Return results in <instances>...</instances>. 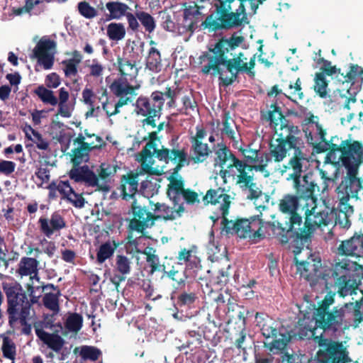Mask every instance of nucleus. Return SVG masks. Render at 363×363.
Segmentation results:
<instances>
[{
	"label": "nucleus",
	"instance_id": "nucleus-13",
	"mask_svg": "<svg viewBox=\"0 0 363 363\" xmlns=\"http://www.w3.org/2000/svg\"><path fill=\"white\" fill-rule=\"evenodd\" d=\"M164 99L162 91H153L150 96H140L133 104L134 111L137 116H143L141 123L144 128H155L160 119Z\"/></svg>",
	"mask_w": 363,
	"mask_h": 363
},
{
	"label": "nucleus",
	"instance_id": "nucleus-18",
	"mask_svg": "<svg viewBox=\"0 0 363 363\" xmlns=\"http://www.w3.org/2000/svg\"><path fill=\"white\" fill-rule=\"evenodd\" d=\"M56 43L47 36H43L38 41L33 50L31 57L38 60L39 65L45 69L52 68L54 63V55Z\"/></svg>",
	"mask_w": 363,
	"mask_h": 363
},
{
	"label": "nucleus",
	"instance_id": "nucleus-63",
	"mask_svg": "<svg viewBox=\"0 0 363 363\" xmlns=\"http://www.w3.org/2000/svg\"><path fill=\"white\" fill-rule=\"evenodd\" d=\"M45 82L47 87L50 89H55L58 87L61 83L60 77L55 72L48 74Z\"/></svg>",
	"mask_w": 363,
	"mask_h": 363
},
{
	"label": "nucleus",
	"instance_id": "nucleus-52",
	"mask_svg": "<svg viewBox=\"0 0 363 363\" xmlns=\"http://www.w3.org/2000/svg\"><path fill=\"white\" fill-rule=\"evenodd\" d=\"M1 350L3 352L4 357L12 360V363H14V359L16 357V345L10 337L7 336L3 337Z\"/></svg>",
	"mask_w": 363,
	"mask_h": 363
},
{
	"label": "nucleus",
	"instance_id": "nucleus-4",
	"mask_svg": "<svg viewBox=\"0 0 363 363\" xmlns=\"http://www.w3.org/2000/svg\"><path fill=\"white\" fill-rule=\"evenodd\" d=\"M242 36L233 35L229 39H222L213 48L201 57V72L205 74L218 77L221 83L228 86L237 78L240 70H247L241 53L237 57L228 60L225 54L234 50L243 41Z\"/></svg>",
	"mask_w": 363,
	"mask_h": 363
},
{
	"label": "nucleus",
	"instance_id": "nucleus-49",
	"mask_svg": "<svg viewBox=\"0 0 363 363\" xmlns=\"http://www.w3.org/2000/svg\"><path fill=\"white\" fill-rule=\"evenodd\" d=\"M199 201L198 194L189 190H184L181 194L178 203H174V206H178V210L184 211L183 204L186 202L188 204H194Z\"/></svg>",
	"mask_w": 363,
	"mask_h": 363
},
{
	"label": "nucleus",
	"instance_id": "nucleus-61",
	"mask_svg": "<svg viewBox=\"0 0 363 363\" xmlns=\"http://www.w3.org/2000/svg\"><path fill=\"white\" fill-rule=\"evenodd\" d=\"M129 238L132 240H128L125 245V250L127 252L130 254L134 252L141 253L143 249L139 246L140 238L133 239V236L130 235L129 236Z\"/></svg>",
	"mask_w": 363,
	"mask_h": 363
},
{
	"label": "nucleus",
	"instance_id": "nucleus-51",
	"mask_svg": "<svg viewBox=\"0 0 363 363\" xmlns=\"http://www.w3.org/2000/svg\"><path fill=\"white\" fill-rule=\"evenodd\" d=\"M314 90L317 94L322 98H325L327 96L328 82L325 79L324 73L315 74Z\"/></svg>",
	"mask_w": 363,
	"mask_h": 363
},
{
	"label": "nucleus",
	"instance_id": "nucleus-43",
	"mask_svg": "<svg viewBox=\"0 0 363 363\" xmlns=\"http://www.w3.org/2000/svg\"><path fill=\"white\" fill-rule=\"evenodd\" d=\"M26 136L28 140L35 144L38 149L41 150H48L50 145L49 142L46 139L43 138L39 132L34 130L30 125L26 130Z\"/></svg>",
	"mask_w": 363,
	"mask_h": 363
},
{
	"label": "nucleus",
	"instance_id": "nucleus-54",
	"mask_svg": "<svg viewBox=\"0 0 363 363\" xmlns=\"http://www.w3.org/2000/svg\"><path fill=\"white\" fill-rule=\"evenodd\" d=\"M63 200L67 201L77 208H83L85 204V200L82 195L76 193L72 187L71 188V191L68 192Z\"/></svg>",
	"mask_w": 363,
	"mask_h": 363
},
{
	"label": "nucleus",
	"instance_id": "nucleus-1",
	"mask_svg": "<svg viewBox=\"0 0 363 363\" xmlns=\"http://www.w3.org/2000/svg\"><path fill=\"white\" fill-rule=\"evenodd\" d=\"M329 150L323 167L318 169L323 180L322 191H328L330 185L333 184V175L337 174V166L341 163L347 170V175L336 189L339 222L342 228H348L351 225L349 218L353 215L354 209L347 201L350 196H355L360 188L359 179L357 176L359 166L363 163V147L357 141H343L340 147L331 143Z\"/></svg>",
	"mask_w": 363,
	"mask_h": 363
},
{
	"label": "nucleus",
	"instance_id": "nucleus-6",
	"mask_svg": "<svg viewBox=\"0 0 363 363\" xmlns=\"http://www.w3.org/2000/svg\"><path fill=\"white\" fill-rule=\"evenodd\" d=\"M303 201L293 194H286L279 201V208L280 211L285 216L284 221L274 220L269 221V228L272 234L279 239L283 243L289 241L292 234L296 235L301 240H307L315 229L310 230V226L306 224V220L303 227L302 218L298 213V210ZM306 217V215L305 214Z\"/></svg>",
	"mask_w": 363,
	"mask_h": 363
},
{
	"label": "nucleus",
	"instance_id": "nucleus-41",
	"mask_svg": "<svg viewBox=\"0 0 363 363\" xmlns=\"http://www.w3.org/2000/svg\"><path fill=\"white\" fill-rule=\"evenodd\" d=\"M104 97L106 98L105 101H101L102 111L105 112L107 117L115 116L120 113V109L123 106L120 104L119 102L114 103L112 101H109L107 97L106 90H104L101 93V96L99 98L101 101Z\"/></svg>",
	"mask_w": 363,
	"mask_h": 363
},
{
	"label": "nucleus",
	"instance_id": "nucleus-26",
	"mask_svg": "<svg viewBox=\"0 0 363 363\" xmlns=\"http://www.w3.org/2000/svg\"><path fill=\"white\" fill-rule=\"evenodd\" d=\"M70 179L76 182L84 183L87 186L100 189L98 176L87 165L72 168L69 173Z\"/></svg>",
	"mask_w": 363,
	"mask_h": 363
},
{
	"label": "nucleus",
	"instance_id": "nucleus-37",
	"mask_svg": "<svg viewBox=\"0 0 363 363\" xmlns=\"http://www.w3.org/2000/svg\"><path fill=\"white\" fill-rule=\"evenodd\" d=\"M125 34V27L122 23L112 22L106 26V35L112 41L118 42L123 40Z\"/></svg>",
	"mask_w": 363,
	"mask_h": 363
},
{
	"label": "nucleus",
	"instance_id": "nucleus-59",
	"mask_svg": "<svg viewBox=\"0 0 363 363\" xmlns=\"http://www.w3.org/2000/svg\"><path fill=\"white\" fill-rule=\"evenodd\" d=\"M90 76L93 77H100L103 75L104 67L101 64L97 59H93L91 65L89 66Z\"/></svg>",
	"mask_w": 363,
	"mask_h": 363
},
{
	"label": "nucleus",
	"instance_id": "nucleus-55",
	"mask_svg": "<svg viewBox=\"0 0 363 363\" xmlns=\"http://www.w3.org/2000/svg\"><path fill=\"white\" fill-rule=\"evenodd\" d=\"M200 14L199 9L196 5H190L184 10V19L186 21V26L190 28L193 26L194 21L192 18Z\"/></svg>",
	"mask_w": 363,
	"mask_h": 363
},
{
	"label": "nucleus",
	"instance_id": "nucleus-64",
	"mask_svg": "<svg viewBox=\"0 0 363 363\" xmlns=\"http://www.w3.org/2000/svg\"><path fill=\"white\" fill-rule=\"evenodd\" d=\"M287 363H309L310 358L306 354L286 355Z\"/></svg>",
	"mask_w": 363,
	"mask_h": 363
},
{
	"label": "nucleus",
	"instance_id": "nucleus-36",
	"mask_svg": "<svg viewBox=\"0 0 363 363\" xmlns=\"http://www.w3.org/2000/svg\"><path fill=\"white\" fill-rule=\"evenodd\" d=\"M39 262L32 257H23L18 263V268L16 272L21 277L31 276L33 273L38 272Z\"/></svg>",
	"mask_w": 363,
	"mask_h": 363
},
{
	"label": "nucleus",
	"instance_id": "nucleus-23",
	"mask_svg": "<svg viewBox=\"0 0 363 363\" xmlns=\"http://www.w3.org/2000/svg\"><path fill=\"white\" fill-rule=\"evenodd\" d=\"M320 261L308 259L305 262L296 263V269L300 277L312 283L318 281L320 279L325 281L326 287L328 288V283L321 272Z\"/></svg>",
	"mask_w": 363,
	"mask_h": 363
},
{
	"label": "nucleus",
	"instance_id": "nucleus-2",
	"mask_svg": "<svg viewBox=\"0 0 363 363\" xmlns=\"http://www.w3.org/2000/svg\"><path fill=\"white\" fill-rule=\"evenodd\" d=\"M333 302V297L330 296L325 297L318 308L309 302L303 303L299 307L297 334L301 339L313 338L315 344L325 350L328 358L323 363L351 362L347 354L340 350L341 345L332 342L323 336V333L336 336L337 333L340 334L344 329L347 328V325L343 326L342 323L346 309L344 306L340 309L335 308L332 312L327 311Z\"/></svg>",
	"mask_w": 363,
	"mask_h": 363
},
{
	"label": "nucleus",
	"instance_id": "nucleus-21",
	"mask_svg": "<svg viewBox=\"0 0 363 363\" xmlns=\"http://www.w3.org/2000/svg\"><path fill=\"white\" fill-rule=\"evenodd\" d=\"M139 87L131 85L126 79L119 78L115 79L109 88L113 94L118 98V102L124 106L133 102L137 96L135 91Z\"/></svg>",
	"mask_w": 363,
	"mask_h": 363
},
{
	"label": "nucleus",
	"instance_id": "nucleus-58",
	"mask_svg": "<svg viewBox=\"0 0 363 363\" xmlns=\"http://www.w3.org/2000/svg\"><path fill=\"white\" fill-rule=\"evenodd\" d=\"M52 183L55 184V188L57 193L61 195L62 199H64L68 192L71 191L72 186L68 181L57 180L52 181Z\"/></svg>",
	"mask_w": 363,
	"mask_h": 363
},
{
	"label": "nucleus",
	"instance_id": "nucleus-47",
	"mask_svg": "<svg viewBox=\"0 0 363 363\" xmlns=\"http://www.w3.org/2000/svg\"><path fill=\"white\" fill-rule=\"evenodd\" d=\"M119 70L124 76L135 77L138 74V69L135 67V60L132 62L127 58H122L118 60Z\"/></svg>",
	"mask_w": 363,
	"mask_h": 363
},
{
	"label": "nucleus",
	"instance_id": "nucleus-62",
	"mask_svg": "<svg viewBox=\"0 0 363 363\" xmlns=\"http://www.w3.org/2000/svg\"><path fill=\"white\" fill-rule=\"evenodd\" d=\"M95 94L91 89L85 87L82 92V100L87 106H93Z\"/></svg>",
	"mask_w": 363,
	"mask_h": 363
},
{
	"label": "nucleus",
	"instance_id": "nucleus-45",
	"mask_svg": "<svg viewBox=\"0 0 363 363\" xmlns=\"http://www.w3.org/2000/svg\"><path fill=\"white\" fill-rule=\"evenodd\" d=\"M61 294L60 290L57 292L46 293L43 297V303L44 306L50 310L54 314H57L60 311L59 297Z\"/></svg>",
	"mask_w": 363,
	"mask_h": 363
},
{
	"label": "nucleus",
	"instance_id": "nucleus-7",
	"mask_svg": "<svg viewBox=\"0 0 363 363\" xmlns=\"http://www.w3.org/2000/svg\"><path fill=\"white\" fill-rule=\"evenodd\" d=\"M289 133H280L279 138L272 140L269 153H265L268 157V164L272 161L280 162L287 155L291 156L289 162L281 169V174H285L296 162H302L308 158L300 131L296 126H292Z\"/></svg>",
	"mask_w": 363,
	"mask_h": 363
},
{
	"label": "nucleus",
	"instance_id": "nucleus-50",
	"mask_svg": "<svg viewBox=\"0 0 363 363\" xmlns=\"http://www.w3.org/2000/svg\"><path fill=\"white\" fill-rule=\"evenodd\" d=\"M77 10L79 13L86 19H92L98 16L97 9L86 1L77 4Z\"/></svg>",
	"mask_w": 363,
	"mask_h": 363
},
{
	"label": "nucleus",
	"instance_id": "nucleus-48",
	"mask_svg": "<svg viewBox=\"0 0 363 363\" xmlns=\"http://www.w3.org/2000/svg\"><path fill=\"white\" fill-rule=\"evenodd\" d=\"M82 316L78 313H74L67 318L65 326L69 332L76 333L82 328Z\"/></svg>",
	"mask_w": 363,
	"mask_h": 363
},
{
	"label": "nucleus",
	"instance_id": "nucleus-17",
	"mask_svg": "<svg viewBox=\"0 0 363 363\" xmlns=\"http://www.w3.org/2000/svg\"><path fill=\"white\" fill-rule=\"evenodd\" d=\"M347 85L352 83L350 88L346 87V90L339 91L340 96L344 99V108L350 110L351 105L356 102L355 96L359 91L357 86H354L355 82H362L363 80V69L358 65H352L345 77Z\"/></svg>",
	"mask_w": 363,
	"mask_h": 363
},
{
	"label": "nucleus",
	"instance_id": "nucleus-11",
	"mask_svg": "<svg viewBox=\"0 0 363 363\" xmlns=\"http://www.w3.org/2000/svg\"><path fill=\"white\" fill-rule=\"evenodd\" d=\"M262 213L251 217L249 219H240L235 222L228 220L225 216L221 218L220 223L223 229L230 234H236L240 238H249L256 242L264 237L265 233L272 234L269 228V221L264 220Z\"/></svg>",
	"mask_w": 363,
	"mask_h": 363
},
{
	"label": "nucleus",
	"instance_id": "nucleus-60",
	"mask_svg": "<svg viewBox=\"0 0 363 363\" xmlns=\"http://www.w3.org/2000/svg\"><path fill=\"white\" fill-rule=\"evenodd\" d=\"M64 65V72L67 77H75L77 74L78 65L74 62L73 60H67L62 61Z\"/></svg>",
	"mask_w": 363,
	"mask_h": 363
},
{
	"label": "nucleus",
	"instance_id": "nucleus-3",
	"mask_svg": "<svg viewBox=\"0 0 363 363\" xmlns=\"http://www.w3.org/2000/svg\"><path fill=\"white\" fill-rule=\"evenodd\" d=\"M309 160L307 158L302 162L295 164L286 172V179L292 182V186L296 195L303 202V209L306 215V224L310 230L336 225L339 222V215L337 216L333 208L325 205L318 206L317 199L314 196L315 192L321 193L323 198L326 191H323V184L320 187L314 182L312 177L307 174L302 176L308 167Z\"/></svg>",
	"mask_w": 363,
	"mask_h": 363
},
{
	"label": "nucleus",
	"instance_id": "nucleus-46",
	"mask_svg": "<svg viewBox=\"0 0 363 363\" xmlns=\"http://www.w3.org/2000/svg\"><path fill=\"white\" fill-rule=\"evenodd\" d=\"M153 210L156 214L155 217L164 219H174L178 215L179 211H181L178 208L173 211L172 208H169L166 204L160 203L155 204Z\"/></svg>",
	"mask_w": 363,
	"mask_h": 363
},
{
	"label": "nucleus",
	"instance_id": "nucleus-34",
	"mask_svg": "<svg viewBox=\"0 0 363 363\" xmlns=\"http://www.w3.org/2000/svg\"><path fill=\"white\" fill-rule=\"evenodd\" d=\"M212 152L207 143L203 142L191 143V157L189 161L194 163L203 162Z\"/></svg>",
	"mask_w": 363,
	"mask_h": 363
},
{
	"label": "nucleus",
	"instance_id": "nucleus-10",
	"mask_svg": "<svg viewBox=\"0 0 363 363\" xmlns=\"http://www.w3.org/2000/svg\"><path fill=\"white\" fill-rule=\"evenodd\" d=\"M154 152L156 153V157L160 161H163L165 163L171 161L176 164L174 172L168 177L169 184L168 185L167 194L174 203H178V199H179L181 194L184 190L183 180L178 174V171L182 167L189 164L188 153L184 148L179 147H174L172 150L163 148L157 151L154 148Z\"/></svg>",
	"mask_w": 363,
	"mask_h": 363
},
{
	"label": "nucleus",
	"instance_id": "nucleus-32",
	"mask_svg": "<svg viewBox=\"0 0 363 363\" xmlns=\"http://www.w3.org/2000/svg\"><path fill=\"white\" fill-rule=\"evenodd\" d=\"M69 94L68 91L62 87L59 89V99H57V114L63 118H70L74 109V102L69 101Z\"/></svg>",
	"mask_w": 363,
	"mask_h": 363
},
{
	"label": "nucleus",
	"instance_id": "nucleus-42",
	"mask_svg": "<svg viewBox=\"0 0 363 363\" xmlns=\"http://www.w3.org/2000/svg\"><path fill=\"white\" fill-rule=\"evenodd\" d=\"M143 172L150 174H160L163 172V169H160L158 165L155 164V160L151 154L145 153L142 156L141 159V169L140 172Z\"/></svg>",
	"mask_w": 363,
	"mask_h": 363
},
{
	"label": "nucleus",
	"instance_id": "nucleus-27",
	"mask_svg": "<svg viewBox=\"0 0 363 363\" xmlns=\"http://www.w3.org/2000/svg\"><path fill=\"white\" fill-rule=\"evenodd\" d=\"M337 250L341 255L363 257V235H354L342 241Z\"/></svg>",
	"mask_w": 363,
	"mask_h": 363
},
{
	"label": "nucleus",
	"instance_id": "nucleus-5",
	"mask_svg": "<svg viewBox=\"0 0 363 363\" xmlns=\"http://www.w3.org/2000/svg\"><path fill=\"white\" fill-rule=\"evenodd\" d=\"M214 165L222 169L235 167L237 169V184L242 189L247 199L253 201L255 208L264 211L269 201V196L263 193L255 182H253L252 169L246 163L238 160L221 142L214 145Z\"/></svg>",
	"mask_w": 363,
	"mask_h": 363
},
{
	"label": "nucleus",
	"instance_id": "nucleus-29",
	"mask_svg": "<svg viewBox=\"0 0 363 363\" xmlns=\"http://www.w3.org/2000/svg\"><path fill=\"white\" fill-rule=\"evenodd\" d=\"M38 222L40 225L41 231L48 238H50L55 231H59L66 226L65 219L61 214L57 211L51 215L50 219L40 218Z\"/></svg>",
	"mask_w": 363,
	"mask_h": 363
},
{
	"label": "nucleus",
	"instance_id": "nucleus-31",
	"mask_svg": "<svg viewBox=\"0 0 363 363\" xmlns=\"http://www.w3.org/2000/svg\"><path fill=\"white\" fill-rule=\"evenodd\" d=\"M144 176L141 172L130 173L121 177V190L123 199L133 198L138 191L140 177Z\"/></svg>",
	"mask_w": 363,
	"mask_h": 363
},
{
	"label": "nucleus",
	"instance_id": "nucleus-9",
	"mask_svg": "<svg viewBox=\"0 0 363 363\" xmlns=\"http://www.w3.org/2000/svg\"><path fill=\"white\" fill-rule=\"evenodd\" d=\"M334 287L341 297L356 294L363 279V267L347 258L339 259L333 267Z\"/></svg>",
	"mask_w": 363,
	"mask_h": 363
},
{
	"label": "nucleus",
	"instance_id": "nucleus-14",
	"mask_svg": "<svg viewBox=\"0 0 363 363\" xmlns=\"http://www.w3.org/2000/svg\"><path fill=\"white\" fill-rule=\"evenodd\" d=\"M99 9L104 13L105 21H119L125 18L129 30L133 32L139 30V23L136 21L131 8L127 4L119 1H108L104 6H99Z\"/></svg>",
	"mask_w": 363,
	"mask_h": 363
},
{
	"label": "nucleus",
	"instance_id": "nucleus-25",
	"mask_svg": "<svg viewBox=\"0 0 363 363\" xmlns=\"http://www.w3.org/2000/svg\"><path fill=\"white\" fill-rule=\"evenodd\" d=\"M203 199L207 203L218 206L217 208L220 211L221 218L228 215L231 201L230 196L225 193L224 189H209Z\"/></svg>",
	"mask_w": 363,
	"mask_h": 363
},
{
	"label": "nucleus",
	"instance_id": "nucleus-8",
	"mask_svg": "<svg viewBox=\"0 0 363 363\" xmlns=\"http://www.w3.org/2000/svg\"><path fill=\"white\" fill-rule=\"evenodd\" d=\"M2 289L6 297V313L9 326L14 329L18 321L27 325L30 303L22 285L13 279L2 282Z\"/></svg>",
	"mask_w": 363,
	"mask_h": 363
},
{
	"label": "nucleus",
	"instance_id": "nucleus-33",
	"mask_svg": "<svg viewBox=\"0 0 363 363\" xmlns=\"http://www.w3.org/2000/svg\"><path fill=\"white\" fill-rule=\"evenodd\" d=\"M35 334L53 352L60 351L64 347L65 340L59 335L50 334L38 328L35 329Z\"/></svg>",
	"mask_w": 363,
	"mask_h": 363
},
{
	"label": "nucleus",
	"instance_id": "nucleus-12",
	"mask_svg": "<svg viewBox=\"0 0 363 363\" xmlns=\"http://www.w3.org/2000/svg\"><path fill=\"white\" fill-rule=\"evenodd\" d=\"M255 320L263 336L267 340L273 339L272 342L264 343L268 350L273 354L283 353L291 340L290 333L265 313H257Z\"/></svg>",
	"mask_w": 363,
	"mask_h": 363
},
{
	"label": "nucleus",
	"instance_id": "nucleus-39",
	"mask_svg": "<svg viewBox=\"0 0 363 363\" xmlns=\"http://www.w3.org/2000/svg\"><path fill=\"white\" fill-rule=\"evenodd\" d=\"M34 93L44 104L52 106H57V98L54 91L50 90V88L48 89L43 85H40L34 90Z\"/></svg>",
	"mask_w": 363,
	"mask_h": 363
},
{
	"label": "nucleus",
	"instance_id": "nucleus-57",
	"mask_svg": "<svg viewBox=\"0 0 363 363\" xmlns=\"http://www.w3.org/2000/svg\"><path fill=\"white\" fill-rule=\"evenodd\" d=\"M146 261L148 267L150 268V274H153L155 272L164 270V266L160 264V259L157 255H152L151 257H147Z\"/></svg>",
	"mask_w": 363,
	"mask_h": 363
},
{
	"label": "nucleus",
	"instance_id": "nucleus-24",
	"mask_svg": "<svg viewBox=\"0 0 363 363\" xmlns=\"http://www.w3.org/2000/svg\"><path fill=\"white\" fill-rule=\"evenodd\" d=\"M74 148L72 150L69 155L74 167L88 162L90 150L96 147L93 142H86V137L83 135H78L74 140Z\"/></svg>",
	"mask_w": 363,
	"mask_h": 363
},
{
	"label": "nucleus",
	"instance_id": "nucleus-53",
	"mask_svg": "<svg viewBox=\"0 0 363 363\" xmlns=\"http://www.w3.org/2000/svg\"><path fill=\"white\" fill-rule=\"evenodd\" d=\"M79 354L84 360L96 361L101 355V352L95 347L85 345L80 348Z\"/></svg>",
	"mask_w": 363,
	"mask_h": 363
},
{
	"label": "nucleus",
	"instance_id": "nucleus-15",
	"mask_svg": "<svg viewBox=\"0 0 363 363\" xmlns=\"http://www.w3.org/2000/svg\"><path fill=\"white\" fill-rule=\"evenodd\" d=\"M304 121L306 125L304 131L308 143L312 145L318 152L328 150L330 148V143L325 138V133L318 123V116L307 112L305 113Z\"/></svg>",
	"mask_w": 363,
	"mask_h": 363
},
{
	"label": "nucleus",
	"instance_id": "nucleus-28",
	"mask_svg": "<svg viewBox=\"0 0 363 363\" xmlns=\"http://www.w3.org/2000/svg\"><path fill=\"white\" fill-rule=\"evenodd\" d=\"M121 164L117 162L102 163L98 169L99 179L100 180V190L108 191L111 189V183L113 177L121 169Z\"/></svg>",
	"mask_w": 363,
	"mask_h": 363
},
{
	"label": "nucleus",
	"instance_id": "nucleus-44",
	"mask_svg": "<svg viewBox=\"0 0 363 363\" xmlns=\"http://www.w3.org/2000/svg\"><path fill=\"white\" fill-rule=\"evenodd\" d=\"M117 246L114 241H107L101 245L96 254L97 262L99 264H102L106 259L111 258L117 248Z\"/></svg>",
	"mask_w": 363,
	"mask_h": 363
},
{
	"label": "nucleus",
	"instance_id": "nucleus-35",
	"mask_svg": "<svg viewBox=\"0 0 363 363\" xmlns=\"http://www.w3.org/2000/svg\"><path fill=\"white\" fill-rule=\"evenodd\" d=\"M116 270L119 275H116L113 279L114 284H118L119 282L125 280L127 275L131 271V262L125 255H117L116 257Z\"/></svg>",
	"mask_w": 363,
	"mask_h": 363
},
{
	"label": "nucleus",
	"instance_id": "nucleus-30",
	"mask_svg": "<svg viewBox=\"0 0 363 363\" xmlns=\"http://www.w3.org/2000/svg\"><path fill=\"white\" fill-rule=\"evenodd\" d=\"M268 120L270 127L276 134H279V130L284 131V133H289L293 125H289L285 117L282 115L280 108L277 104H272L268 111Z\"/></svg>",
	"mask_w": 363,
	"mask_h": 363
},
{
	"label": "nucleus",
	"instance_id": "nucleus-56",
	"mask_svg": "<svg viewBox=\"0 0 363 363\" xmlns=\"http://www.w3.org/2000/svg\"><path fill=\"white\" fill-rule=\"evenodd\" d=\"M163 98L166 96L169 99H177L178 96L183 95L184 90L177 83L166 87L164 92H162Z\"/></svg>",
	"mask_w": 363,
	"mask_h": 363
},
{
	"label": "nucleus",
	"instance_id": "nucleus-16",
	"mask_svg": "<svg viewBox=\"0 0 363 363\" xmlns=\"http://www.w3.org/2000/svg\"><path fill=\"white\" fill-rule=\"evenodd\" d=\"M217 128L223 140L228 141L235 149H241L242 140L240 131L229 113H225L221 121H218Z\"/></svg>",
	"mask_w": 363,
	"mask_h": 363
},
{
	"label": "nucleus",
	"instance_id": "nucleus-40",
	"mask_svg": "<svg viewBox=\"0 0 363 363\" xmlns=\"http://www.w3.org/2000/svg\"><path fill=\"white\" fill-rule=\"evenodd\" d=\"M137 22L140 23L145 28V31L151 33L156 28V22L155 18L147 12L137 11L133 13Z\"/></svg>",
	"mask_w": 363,
	"mask_h": 363
},
{
	"label": "nucleus",
	"instance_id": "nucleus-38",
	"mask_svg": "<svg viewBox=\"0 0 363 363\" xmlns=\"http://www.w3.org/2000/svg\"><path fill=\"white\" fill-rule=\"evenodd\" d=\"M162 66L160 51L155 48H151L146 57V68L152 72L157 73L160 72Z\"/></svg>",
	"mask_w": 363,
	"mask_h": 363
},
{
	"label": "nucleus",
	"instance_id": "nucleus-19",
	"mask_svg": "<svg viewBox=\"0 0 363 363\" xmlns=\"http://www.w3.org/2000/svg\"><path fill=\"white\" fill-rule=\"evenodd\" d=\"M244 156L245 161L250 164L248 165L252 169V171L259 172L262 173L264 177H268L270 175L269 171L267 169L268 164V157L265 155V153L261 152L258 150H254L250 147V145H247L245 147L244 143L242 141L241 149H237ZM247 166V164H246ZM254 174V172H252Z\"/></svg>",
	"mask_w": 363,
	"mask_h": 363
},
{
	"label": "nucleus",
	"instance_id": "nucleus-20",
	"mask_svg": "<svg viewBox=\"0 0 363 363\" xmlns=\"http://www.w3.org/2000/svg\"><path fill=\"white\" fill-rule=\"evenodd\" d=\"M131 209L133 217L129 223L130 230L142 233L146 228L154 225L155 217L145 207L138 205L134 201Z\"/></svg>",
	"mask_w": 363,
	"mask_h": 363
},
{
	"label": "nucleus",
	"instance_id": "nucleus-22",
	"mask_svg": "<svg viewBox=\"0 0 363 363\" xmlns=\"http://www.w3.org/2000/svg\"><path fill=\"white\" fill-rule=\"evenodd\" d=\"M247 19L245 6L242 2H240L235 13H225L221 16V18L219 19L220 23L218 24V27L229 28L240 26L242 23H247ZM211 18L208 17L204 21L203 25L205 27L211 28L213 30L217 28V26L211 24Z\"/></svg>",
	"mask_w": 363,
	"mask_h": 363
}]
</instances>
